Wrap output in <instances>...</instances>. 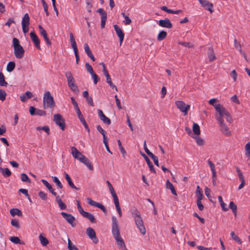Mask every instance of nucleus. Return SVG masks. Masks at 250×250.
<instances>
[{"label":"nucleus","instance_id":"6","mask_svg":"<svg viewBox=\"0 0 250 250\" xmlns=\"http://www.w3.org/2000/svg\"><path fill=\"white\" fill-rule=\"evenodd\" d=\"M55 103L53 97L51 96L50 92H46L43 98V106L44 109L47 108H53Z\"/></svg>","mask_w":250,"mask_h":250},{"label":"nucleus","instance_id":"7","mask_svg":"<svg viewBox=\"0 0 250 250\" xmlns=\"http://www.w3.org/2000/svg\"><path fill=\"white\" fill-rule=\"evenodd\" d=\"M53 121L55 124L60 126L62 130H64L65 127V120L60 114L54 115Z\"/></svg>","mask_w":250,"mask_h":250},{"label":"nucleus","instance_id":"45","mask_svg":"<svg viewBox=\"0 0 250 250\" xmlns=\"http://www.w3.org/2000/svg\"><path fill=\"white\" fill-rule=\"evenodd\" d=\"M7 84V83L4 80L3 74L0 72V86H6Z\"/></svg>","mask_w":250,"mask_h":250},{"label":"nucleus","instance_id":"2","mask_svg":"<svg viewBox=\"0 0 250 250\" xmlns=\"http://www.w3.org/2000/svg\"><path fill=\"white\" fill-rule=\"evenodd\" d=\"M132 217L134 218L135 224L137 228L139 229L140 232L145 235L146 233V229L144 225L142 218L141 217L140 212L135 208H132L130 210Z\"/></svg>","mask_w":250,"mask_h":250},{"label":"nucleus","instance_id":"60","mask_svg":"<svg viewBox=\"0 0 250 250\" xmlns=\"http://www.w3.org/2000/svg\"><path fill=\"white\" fill-rule=\"evenodd\" d=\"M11 224L13 226L16 227L17 229H19L20 228L19 221L17 219H12L11 220Z\"/></svg>","mask_w":250,"mask_h":250},{"label":"nucleus","instance_id":"19","mask_svg":"<svg viewBox=\"0 0 250 250\" xmlns=\"http://www.w3.org/2000/svg\"><path fill=\"white\" fill-rule=\"evenodd\" d=\"M158 24L161 27L167 28H171L172 27V24L171 23L170 21L167 18L160 20L159 21Z\"/></svg>","mask_w":250,"mask_h":250},{"label":"nucleus","instance_id":"47","mask_svg":"<svg viewBox=\"0 0 250 250\" xmlns=\"http://www.w3.org/2000/svg\"><path fill=\"white\" fill-rule=\"evenodd\" d=\"M196 195L197 197V199H202L203 197V194L202 193V189L200 188L199 186L197 187L196 189Z\"/></svg>","mask_w":250,"mask_h":250},{"label":"nucleus","instance_id":"25","mask_svg":"<svg viewBox=\"0 0 250 250\" xmlns=\"http://www.w3.org/2000/svg\"><path fill=\"white\" fill-rule=\"evenodd\" d=\"M207 54L210 62H212L216 60L215 54L212 47H210L208 48Z\"/></svg>","mask_w":250,"mask_h":250},{"label":"nucleus","instance_id":"34","mask_svg":"<svg viewBox=\"0 0 250 250\" xmlns=\"http://www.w3.org/2000/svg\"><path fill=\"white\" fill-rule=\"evenodd\" d=\"M0 171L5 177H8L11 175V172L8 168H3L0 167Z\"/></svg>","mask_w":250,"mask_h":250},{"label":"nucleus","instance_id":"20","mask_svg":"<svg viewBox=\"0 0 250 250\" xmlns=\"http://www.w3.org/2000/svg\"><path fill=\"white\" fill-rule=\"evenodd\" d=\"M200 3L205 9L208 10L211 13L213 12V10L212 9L213 5L208 0H202Z\"/></svg>","mask_w":250,"mask_h":250},{"label":"nucleus","instance_id":"29","mask_svg":"<svg viewBox=\"0 0 250 250\" xmlns=\"http://www.w3.org/2000/svg\"><path fill=\"white\" fill-rule=\"evenodd\" d=\"M41 181L44 184V185L48 188V189L52 193V195H53L55 196L57 195V193L55 191H54L52 186L46 180L42 179Z\"/></svg>","mask_w":250,"mask_h":250},{"label":"nucleus","instance_id":"41","mask_svg":"<svg viewBox=\"0 0 250 250\" xmlns=\"http://www.w3.org/2000/svg\"><path fill=\"white\" fill-rule=\"evenodd\" d=\"M65 77L67 79V83H70L72 82V81H75L73 76L72 75V74L70 71H67L65 72Z\"/></svg>","mask_w":250,"mask_h":250},{"label":"nucleus","instance_id":"56","mask_svg":"<svg viewBox=\"0 0 250 250\" xmlns=\"http://www.w3.org/2000/svg\"><path fill=\"white\" fill-rule=\"evenodd\" d=\"M36 129L37 130H43L45 132H46L48 134H49L50 129L48 126H38V127H36Z\"/></svg>","mask_w":250,"mask_h":250},{"label":"nucleus","instance_id":"30","mask_svg":"<svg viewBox=\"0 0 250 250\" xmlns=\"http://www.w3.org/2000/svg\"><path fill=\"white\" fill-rule=\"evenodd\" d=\"M82 216L83 217L89 219L92 223H96V219H95L94 216L92 214H91L89 212L86 211L84 214H83Z\"/></svg>","mask_w":250,"mask_h":250},{"label":"nucleus","instance_id":"13","mask_svg":"<svg viewBox=\"0 0 250 250\" xmlns=\"http://www.w3.org/2000/svg\"><path fill=\"white\" fill-rule=\"evenodd\" d=\"M97 13H99L101 16V26L102 28L105 27V22L107 20V13L102 8H99L97 11Z\"/></svg>","mask_w":250,"mask_h":250},{"label":"nucleus","instance_id":"59","mask_svg":"<svg viewBox=\"0 0 250 250\" xmlns=\"http://www.w3.org/2000/svg\"><path fill=\"white\" fill-rule=\"evenodd\" d=\"M6 93L2 89H0V100L2 101L5 100L6 98Z\"/></svg>","mask_w":250,"mask_h":250},{"label":"nucleus","instance_id":"24","mask_svg":"<svg viewBox=\"0 0 250 250\" xmlns=\"http://www.w3.org/2000/svg\"><path fill=\"white\" fill-rule=\"evenodd\" d=\"M71 153L72 156L75 159L79 160L80 158L82 157L83 156L77 149L74 146L71 147Z\"/></svg>","mask_w":250,"mask_h":250},{"label":"nucleus","instance_id":"53","mask_svg":"<svg viewBox=\"0 0 250 250\" xmlns=\"http://www.w3.org/2000/svg\"><path fill=\"white\" fill-rule=\"evenodd\" d=\"M193 138L196 140V143L198 146H202L204 145V141L200 137L196 136Z\"/></svg>","mask_w":250,"mask_h":250},{"label":"nucleus","instance_id":"42","mask_svg":"<svg viewBox=\"0 0 250 250\" xmlns=\"http://www.w3.org/2000/svg\"><path fill=\"white\" fill-rule=\"evenodd\" d=\"M208 165L210 167V169H211L212 173V175L215 176V175H216V170H215V166L214 164L209 160H208Z\"/></svg>","mask_w":250,"mask_h":250},{"label":"nucleus","instance_id":"37","mask_svg":"<svg viewBox=\"0 0 250 250\" xmlns=\"http://www.w3.org/2000/svg\"><path fill=\"white\" fill-rule=\"evenodd\" d=\"M167 35V33L166 31H161L158 34L157 39L158 41H162L166 38Z\"/></svg>","mask_w":250,"mask_h":250},{"label":"nucleus","instance_id":"22","mask_svg":"<svg viewBox=\"0 0 250 250\" xmlns=\"http://www.w3.org/2000/svg\"><path fill=\"white\" fill-rule=\"evenodd\" d=\"M104 75L106 77V83L110 85L112 88H115L116 91L118 90L117 87L112 83L110 75L108 73V70L106 69H104Z\"/></svg>","mask_w":250,"mask_h":250},{"label":"nucleus","instance_id":"1","mask_svg":"<svg viewBox=\"0 0 250 250\" xmlns=\"http://www.w3.org/2000/svg\"><path fill=\"white\" fill-rule=\"evenodd\" d=\"M112 232L117 242L118 247L119 249H122L123 250H125V245L124 240L122 238L120 235V230L119 229L117 220L115 216H113L112 217Z\"/></svg>","mask_w":250,"mask_h":250},{"label":"nucleus","instance_id":"55","mask_svg":"<svg viewBox=\"0 0 250 250\" xmlns=\"http://www.w3.org/2000/svg\"><path fill=\"white\" fill-rule=\"evenodd\" d=\"M42 6L44 10V12H45L46 15L47 16H48L49 15V13L48 11V5L47 3L45 2L44 0H42Z\"/></svg>","mask_w":250,"mask_h":250},{"label":"nucleus","instance_id":"12","mask_svg":"<svg viewBox=\"0 0 250 250\" xmlns=\"http://www.w3.org/2000/svg\"><path fill=\"white\" fill-rule=\"evenodd\" d=\"M29 113L32 116L36 115L40 116H44L46 114L45 111L36 108L32 106L29 107Z\"/></svg>","mask_w":250,"mask_h":250},{"label":"nucleus","instance_id":"50","mask_svg":"<svg viewBox=\"0 0 250 250\" xmlns=\"http://www.w3.org/2000/svg\"><path fill=\"white\" fill-rule=\"evenodd\" d=\"M230 235L232 237V238L236 242H237V243H238L239 244H241L242 243V241L241 240V239L239 238V237L236 235L235 233L233 232V231H232L231 233H230Z\"/></svg>","mask_w":250,"mask_h":250},{"label":"nucleus","instance_id":"21","mask_svg":"<svg viewBox=\"0 0 250 250\" xmlns=\"http://www.w3.org/2000/svg\"><path fill=\"white\" fill-rule=\"evenodd\" d=\"M98 114L100 119L104 123L109 125L111 124L110 119L107 117L103 113L101 109L98 110Z\"/></svg>","mask_w":250,"mask_h":250},{"label":"nucleus","instance_id":"38","mask_svg":"<svg viewBox=\"0 0 250 250\" xmlns=\"http://www.w3.org/2000/svg\"><path fill=\"white\" fill-rule=\"evenodd\" d=\"M218 200L220 203L221 207L223 211H226L229 210V208L227 207V205L223 202V199L221 196H218Z\"/></svg>","mask_w":250,"mask_h":250},{"label":"nucleus","instance_id":"48","mask_svg":"<svg viewBox=\"0 0 250 250\" xmlns=\"http://www.w3.org/2000/svg\"><path fill=\"white\" fill-rule=\"evenodd\" d=\"M21 178L22 182H27L28 183H31V180L25 173H21Z\"/></svg>","mask_w":250,"mask_h":250},{"label":"nucleus","instance_id":"58","mask_svg":"<svg viewBox=\"0 0 250 250\" xmlns=\"http://www.w3.org/2000/svg\"><path fill=\"white\" fill-rule=\"evenodd\" d=\"M77 206L78 208V209L79 211L80 212V214L83 215V214H84L86 211L83 210V208H82L81 204H80V201H77Z\"/></svg>","mask_w":250,"mask_h":250},{"label":"nucleus","instance_id":"16","mask_svg":"<svg viewBox=\"0 0 250 250\" xmlns=\"http://www.w3.org/2000/svg\"><path fill=\"white\" fill-rule=\"evenodd\" d=\"M30 36L36 47L38 49L41 50L40 40L34 31H32L30 33Z\"/></svg>","mask_w":250,"mask_h":250},{"label":"nucleus","instance_id":"4","mask_svg":"<svg viewBox=\"0 0 250 250\" xmlns=\"http://www.w3.org/2000/svg\"><path fill=\"white\" fill-rule=\"evenodd\" d=\"M216 101V99H210L208 103L210 104L213 105L217 113L215 114H219V110L222 112L221 114H226V119L229 123H231L233 122L232 117L231 116L229 113L227 111L225 107H224L220 104H215V102Z\"/></svg>","mask_w":250,"mask_h":250},{"label":"nucleus","instance_id":"63","mask_svg":"<svg viewBox=\"0 0 250 250\" xmlns=\"http://www.w3.org/2000/svg\"><path fill=\"white\" fill-rule=\"evenodd\" d=\"M202 200V199H197V205L198 206L199 209L201 211L203 210L204 208V207L201 202Z\"/></svg>","mask_w":250,"mask_h":250},{"label":"nucleus","instance_id":"33","mask_svg":"<svg viewBox=\"0 0 250 250\" xmlns=\"http://www.w3.org/2000/svg\"><path fill=\"white\" fill-rule=\"evenodd\" d=\"M68 85L73 92L75 93L79 92L78 86L76 84L75 81H72L70 83H68Z\"/></svg>","mask_w":250,"mask_h":250},{"label":"nucleus","instance_id":"44","mask_svg":"<svg viewBox=\"0 0 250 250\" xmlns=\"http://www.w3.org/2000/svg\"><path fill=\"white\" fill-rule=\"evenodd\" d=\"M118 145L119 146V148L120 149L121 152L123 155V157L125 158V155L126 154V151L125 148L123 147L122 145V143L120 140L117 141Z\"/></svg>","mask_w":250,"mask_h":250},{"label":"nucleus","instance_id":"28","mask_svg":"<svg viewBox=\"0 0 250 250\" xmlns=\"http://www.w3.org/2000/svg\"><path fill=\"white\" fill-rule=\"evenodd\" d=\"M64 177L68 183V184L72 188L75 189L77 190H79V188H77L74 185V184H73V182L72 181L69 175L66 172H64Z\"/></svg>","mask_w":250,"mask_h":250},{"label":"nucleus","instance_id":"31","mask_svg":"<svg viewBox=\"0 0 250 250\" xmlns=\"http://www.w3.org/2000/svg\"><path fill=\"white\" fill-rule=\"evenodd\" d=\"M56 201L57 202L61 210H64L66 209V205L62 201L59 196H57L56 197Z\"/></svg>","mask_w":250,"mask_h":250},{"label":"nucleus","instance_id":"15","mask_svg":"<svg viewBox=\"0 0 250 250\" xmlns=\"http://www.w3.org/2000/svg\"><path fill=\"white\" fill-rule=\"evenodd\" d=\"M86 200H87V202L88 204H89L90 205H91L92 206H93V207H97L98 208H100L104 213L106 212V211H107L105 207L103 204H101L100 203L96 202L92 200L90 198H87L86 199Z\"/></svg>","mask_w":250,"mask_h":250},{"label":"nucleus","instance_id":"64","mask_svg":"<svg viewBox=\"0 0 250 250\" xmlns=\"http://www.w3.org/2000/svg\"><path fill=\"white\" fill-rule=\"evenodd\" d=\"M85 67L87 71L90 74H92L95 73L93 71L92 67L87 62L85 63Z\"/></svg>","mask_w":250,"mask_h":250},{"label":"nucleus","instance_id":"57","mask_svg":"<svg viewBox=\"0 0 250 250\" xmlns=\"http://www.w3.org/2000/svg\"><path fill=\"white\" fill-rule=\"evenodd\" d=\"M38 195L40 198L43 201H45L47 199V194L43 191H41L39 192Z\"/></svg>","mask_w":250,"mask_h":250},{"label":"nucleus","instance_id":"9","mask_svg":"<svg viewBox=\"0 0 250 250\" xmlns=\"http://www.w3.org/2000/svg\"><path fill=\"white\" fill-rule=\"evenodd\" d=\"M177 107L186 115L190 109V105L186 104L182 101H178L175 102Z\"/></svg>","mask_w":250,"mask_h":250},{"label":"nucleus","instance_id":"10","mask_svg":"<svg viewBox=\"0 0 250 250\" xmlns=\"http://www.w3.org/2000/svg\"><path fill=\"white\" fill-rule=\"evenodd\" d=\"M30 18L27 13L24 14L23 16L22 21H21V25L23 32L25 34L28 32L29 30V25L30 24Z\"/></svg>","mask_w":250,"mask_h":250},{"label":"nucleus","instance_id":"52","mask_svg":"<svg viewBox=\"0 0 250 250\" xmlns=\"http://www.w3.org/2000/svg\"><path fill=\"white\" fill-rule=\"evenodd\" d=\"M109 188V191L110 192V193L111 194L112 197H113V200H115V199H118V197L113 188V186L112 185H111V186H109L108 187Z\"/></svg>","mask_w":250,"mask_h":250},{"label":"nucleus","instance_id":"46","mask_svg":"<svg viewBox=\"0 0 250 250\" xmlns=\"http://www.w3.org/2000/svg\"><path fill=\"white\" fill-rule=\"evenodd\" d=\"M10 241L14 244H23V242H21L20 239L17 236H12L10 238Z\"/></svg>","mask_w":250,"mask_h":250},{"label":"nucleus","instance_id":"39","mask_svg":"<svg viewBox=\"0 0 250 250\" xmlns=\"http://www.w3.org/2000/svg\"><path fill=\"white\" fill-rule=\"evenodd\" d=\"M15 67V63L14 62H8L6 66V70L7 72H12Z\"/></svg>","mask_w":250,"mask_h":250},{"label":"nucleus","instance_id":"51","mask_svg":"<svg viewBox=\"0 0 250 250\" xmlns=\"http://www.w3.org/2000/svg\"><path fill=\"white\" fill-rule=\"evenodd\" d=\"M122 15L123 17L125 18V21H124L125 24V25H129L131 22V19L126 15H125L124 12L122 13Z\"/></svg>","mask_w":250,"mask_h":250},{"label":"nucleus","instance_id":"8","mask_svg":"<svg viewBox=\"0 0 250 250\" xmlns=\"http://www.w3.org/2000/svg\"><path fill=\"white\" fill-rule=\"evenodd\" d=\"M70 41L71 44V46L74 50L75 56L76 57V62L78 64L80 61V57L78 54V49L77 45V43L75 42L74 37L72 33L70 34Z\"/></svg>","mask_w":250,"mask_h":250},{"label":"nucleus","instance_id":"23","mask_svg":"<svg viewBox=\"0 0 250 250\" xmlns=\"http://www.w3.org/2000/svg\"><path fill=\"white\" fill-rule=\"evenodd\" d=\"M79 161L84 164L86 167L88 168V169L90 170H93V167L90 161L88 160L87 158H86L84 155L82 156V157L80 158Z\"/></svg>","mask_w":250,"mask_h":250},{"label":"nucleus","instance_id":"5","mask_svg":"<svg viewBox=\"0 0 250 250\" xmlns=\"http://www.w3.org/2000/svg\"><path fill=\"white\" fill-rule=\"evenodd\" d=\"M12 46L14 47V55L18 59L22 58L24 54V50L21 45L19 40L16 38L13 39Z\"/></svg>","mask_w":250,"mask_h":250},{"label":"nucleus","instance_id":"3","mask_svg":"<svg viewBox=\"0 0 250 250\" xmlns=\"http://www.w3.org/2000/svg\"><path fill=\"white\" fill-rule=\"evenodd\" d=\"M222 111L219 110V114H215V117L220 127L221 132L226 136H230L231 135V131L224 123L223 118H226V114H221Z\"/></svg>","mask_w":250,"mask_h":250},{"label":"nucleus","instance_id":"11","mask_svg":"<svg viewBox=\"0 0 250 250\" xmlns=\"http://www.w3.org/2000/svg\"><path fill=\"white\" fill-rule=\"evenodd\" d=\"M61 215L63 218L72 227H74L76 224L74 223L75 218L71 214H68L64 212H62Z\"/></svg>","mask_w":250,"mask_h":250},{"label":"nucleus","instance_id":"40","mask_svg":"<svg viewBox=\"0 0 250 250\" xmlns=\"http://www.w3.org/2000/svg\"><path fill=\"white\" fill-rule=\"evenodd\" d=\"M229 208L232 210L233 213L236 217L237 215V206L233 202H230L229 204Z\"/></svg>","mask_w":250,"mask_h":250},{"label":"nucleus","instance_id":"43","mask_svg":"<svg viewBox=\"0 0 250 250\" xmlns=\"http://www.w3.org/2000/svg\"><path fill=\"white\" fill-rule=\"evenodd\" d=\"M39 238L41 243L42 246H46L49 243V241L47 239L43 236L42 234L40 235Z\"/></svg>","mask_w":250,"mask_h":250},{"label":"nucleus","instance_id":"14","mask_svg":"<svg viewBox=\"0 0 250 250\" xmlns=\"http://www.w3.org/2000/svg\"><path fill=\"white\" fill-rule=\"evenodd\" d=\"M86 232L88 237L93 241L95 244H97L98 242V239L96 237V233L92 228L90 227L86 229Z\"/></svg>","mask_w":250,"mask_h":250},{"label":"nucleus","instance_id":"32","mask_svg":"<svg viewBox=\"0 0 250 250\" xmlns=\"http://www.w3.org/2000/svg\"><path fill=\"white\" fill-rule=\"evenodd\" d=\"M166 188L167 189H169L171 190V193L173 195H177L173 185L170 182L169 180H167V181Z\"/></svg>","mask_w":250,"mask_h":250},{"label":"nucleus","instance_id":"36","mask_svg":"<svg viewBox=\"0 0 250 250\" xmlns=\"http://www.w3.org/2000/svg\"><path fill=\"white\" fill-rule=\"evenodd\" d=\"M10 213L11 216H15V215H18L19 216H22L21 211L18 208H12L10 210Z\"/></svg>","mask_w":250,"mask_h":250},{"label":"nucleus","instance_id":"17","mask_svg":"<svg viewBox=\"0 0 250 250\" xmlns=\"http://www.w3.org/2000/svg\"><path fill=\"white\" fill-rule=\"evenodd\" d=\"M39 29L41 35L43 37L44 40L45 41L47 45H48V46H50L51 45V42H50L48 37V35L47 34L46 31L41 25H39Z\"/></svg>","mask_w":250,"mask_h":250},{"label":"nucleus","instance_id":"62","mask_svg":"<svg viewBox=\"0 0 250 250\" xmlns=\"http://www.w3.org/2000/svg\"><path fill=\"white\" fill-rule=\"evenodd\" d=\"M80 120L81 122V123L83 124V126H84L85 128L86 129L87 132L88 133H89L90 132V129H89V128L88 127V125H87V124L86 123L84 118L81 119V120Z\"/></svg>","mask_w":250,"mask_h":250},{"label":"nucleus","instance_id":"54","mask_svg":"<svg viewBox=\"0 0 250 250\" xmlns=\"http://www.w3.org/2000/svg\"><path fill=\"white\" fill-rule=\"evenodd\" d=\"M53 182L56 183L58 188H62V185L57 177H52Z\"/></svg>","mask_w":250,"mask_h":250},{"label":"nucleus","instance_id":"18","mask_svg":"<svg viewBox=\"0 0 250 250\" xmlns=\"http://www.w3.org/2000/svg\"><path fill=\"white\" fill-rule=\"evenodd\" d=\"M114 29L120 39V44H122L124 39L125 34L121 28L117 25H114Z\"/></svg>","mask_w":250,"mask_h":250},{"label":"nucleus","instance_id":"35","mask_svg":"<svg viewBox=\"0 0 250 250\" xmlns=\"http://www.w3.org/2000/svg\"><path fill=\"white\" fill-rule=\"evenodd\" d=\"M192 129H193V133L195 135L199 136L200 134V133H201L200 128L198 124H197V123L193 124Z\"/></svg>","mask_w":250,"mask_h":250},{"label":"nucleus","instance_id":"27","mask_svg":"<svg viewBox=\"0 0 250 250\" xmlns=\"http://www.w3.org/2000/svg\"><path fill=\"white\" fill-rule=\"evenodd\" d=\"M143 156L144 157L146 161V162L147 165H148V166L150 169V170L154 173H156V171L155 170V168L154 167V166L152 164V163L150 162V160L149 159L148 157L146 155H145L144 153L142 154Z\"/></svg>","mask_w":250,"mask_h":250},{"label":"nucleus","instance_id":"49","mask_svg":"<svg viewBox=\"0 0 250 250\" xmlns=\"http://www.w3.org/2000/svg\"><path fill=\"white\" fill-rule=\"evenodd\" d=\"M245 155L248 158L250 157V142L248 143L245 146Z\"/></svg>","mask_w":250,"mask_h":250},{"label":"nucleus","instance_id":"26","mask_svg":"<svg viewBox=\"0 0 250 250\" xmlns=\"http://www.w3.org/2000/svg\"><path fill=\"white\" fill-rule=\"evenodd\" d=\"M84 51L86 53V54H87V55L93 61H95V58L94 57V56H93L92 52L91 51L90 48H89V47L87 43H85L84 44Z\"/></svg>","mask_w":250,"mask_h":250},{"label":"nucleus","instance_id":"61","mask_svg":"<svg viewBox=\"0 0 250 250\" xmlns=\"http://www.w3.org/2000/svg\"><path fill=\"white\" fill-rule=\"evenodd\" d=\"M113 201L117 212L122 211L120 207L119 199L113 200Z\"/></svg>","mask_w":250,"mask_h":250}]
</instances>
